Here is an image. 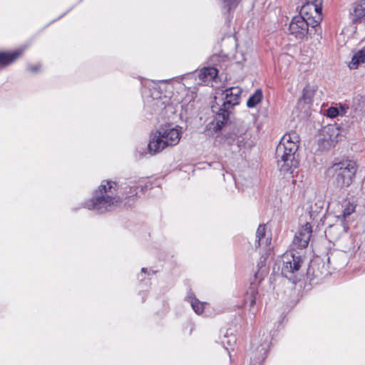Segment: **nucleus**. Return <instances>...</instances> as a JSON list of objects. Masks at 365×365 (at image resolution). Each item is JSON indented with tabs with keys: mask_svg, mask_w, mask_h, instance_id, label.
Wrapping results in <instances>:
<instances>
[{
	"mask_svg": "<svg viewBox=\"0 0 365 365\" xmlns=\"http://www.w3.org/2000/svg\"><path fill=\"white\" fill-rule=\"evenodd\" d=\"M240 0H223L228 7V11L234 9L240 2Z\"/></svg>",
	"mask_w": 365,
	"mask_h": 365,
	"instance_id": "b1692460",
	"label": "nucleus"
},
{
	"mask_svg": "<svg viewBox=\"0 0 365 365\" xmlns=\"http://www.w3.org/2000/svg\"><path fill=\"white\" fill-rule=\"evenodd\" d=\"M365 62V51L364 49L358 51L351 58L349 65L351 69H356L359 65Z\"/></svg>",
	"mask_w": 365,
	"mask_h": 365,
	"instance_id": "2eb2a0df",
	"label": "nucleus"
},
{
	"mask_svg": "<svg viewBox=\"0 0 365 365\" xmlns=\"http://www.w3.org/2000/svg\"><path fill=\"white\" fill-rule=\"evenodd\" d=\"M119 186L112 180H103L95 192L93 197L86 202V207L98 213H104L119 206L123 200Z\"/></svg>",
	"mask_w": 365,
	"mask_h": 365,
	"instance_id": "f03ea898",
	"label": "nucleus"
},
{
	"mask_svg": "<svg viewBox=\"0 0 365 365\" xmlns=\"http://www.w3.org/2000/svg\"><path fill=\"white\" fill-rule=\"evenodd\" d=\"M341 111H342L341 115L345 114L346 112H345L344 108L343 106L341 107Z\"/></svg>",
	"mask_w": 365,
	"mask_h": 365,
	"instance_id": "bb28decb",
	"label": "nucleus"
},
{
	"mask_svg": "<svg viewBox=\"0 0 365 365\" xmlns=\"http://www.w3.org/2000/svg\"><path fill=\"white\" fill-rule=\"evenodd\" d=\"M315 91L316 89L314 86L307 85L303 89L301 101H302L306 104L312 103Z\"/></svg>",
	"mask_w": 365,
	"mask_h": 365,
	"instance_id": "dca6fc26",
	"label": "nucleus"
},
{
	"mask_svg": "<svg viewBox=\"0 0 365 365\" xmlns=\"http://www.w3.org/2000/svg\"><path fill=\"white\" fill-rule=\"evenodd\" d=\"M322 3L323 0H299L301 14L314 16V18L317 19L316 22H321L322 21Z\"/></svg>",
	"mask_w": 365,
	"mask_h": 365,
	"instance_id": "6e6552de",
	"label": "nucleus"
},
{
	"mask_svg": "<svg viewBox=\"0 0 365 365\" xmlns=\"http://www.w3.org/2000/svg\"><path fill=\"white\" fill-rule=\"evenodd\" d=\"M352 108L355 112L365 111V96H358L352 101Z\"/></svg>",
	"mask_w": 365,
	"mask_h": 365,
	"instance_id": "a211bd4d",
	"label": "nucleus"
},
{
	"mask_svg": "<svg viewBox=\"0 0 365 365\" xmlns=\"http://www.w3.org/2000/svg\"><path fill=\"white\" fill-rule=\"evenodd\" d=\"M355 205L351 202H347L346 205L342 211V214L337 215L338 220H340L339 227H342L344 232H346L349 229V217L352 213L355 212Z\"/></svg>",
	"mask_w": 365,
	"mask_h": 365,
	"instance_id": "f8f14e48",
	"label": "nucleus"
},
{
	"mask_svg": "<svg viewBox=\"0 0 365 365\" xmlns=\"http://www.w3.org/2000/svg\"><path fill=\"white\" fill-rule=\"evenodd\" d=\"M263 97L262 91L261 89H257L255 92L250 96L247 101L248 108H254L262 101Z\"/></svg>",
	"mask_w": 365,
	"mask_h": 365,
	"instance_id": "f3484780",
	"label": "nucleus"
},
{
	"mask_svg": "<svg viewBox=\"0 0 365 365\" xmlns=\"http://www.w3.org/2000/svg\"><path fill=\"white\" fill-rule=\"evenodd\" d=\"M39 68H40V65H36V66H29V70L31 71V72H33V73H36L39 71Z\"/></svg>",
	"mask_w": 365,
	"mask_h": 365,
	"instance_id": "393cba45",
	"label": "nucleus"
},
{
	"mask_svg": "<svg viewBox=\"0 0 365 365\" xmlns=\"http://www.w3.org/2000/svg\"><path fill=\"white\" fill-rule=\"evenodd\" d=\"M299 136L295 131L286 133L276 148L275 158L279 170L284 174L293 173L299 166Z\"/></svg>",
	"mask_w": 365,
	"mask_h": 365,
	"instance_id": "f257e3e1",
	"label": "nucleus"
},
{
	"mask_svg": "<svg viewBox=\"0 0 365 365\" xmlns=\"http://www.w3.org/2000/svg\"><path fill=\"white\" fill-rule=\"evenodd\" d=\"M317 19L312 15H299L292 18L289 26V34L297 39L302 40L304 38L312 37L317 33L321 22H316Z\"/></svg>",
	"mask_w": 365,
	"mask_h": 365,
	"instance_id": "423d86ee",
	"label": "nucleus"
},
{
	"mask_svg": "<svg viewBox=\"0 0 365 365\" xmlns=\"http://www.w3.org/2000/svg\"><path fill=\"white\" fill-rule=\"evenodd\" d=\"M257 294V291L255 287H250L249 290L247 292V295L245 297L246 303L249 302V306L252 308L256 303V296Z\"/></svg>",
	"mask_w": 365,
	"mask_h": 365,
	"instance_id": "aec40b11",
	"label": "nucleus"
},
{
	"mask_svg": "<svg viewBox=\"0 0 365 365\" xmlns=\"http://www.w3.org/2000/svg\"><path fill=\"white\" fill-rule=\"evenodd\" d=\"M356 170V164L352 160L335 163L330 168L336 185L340 188L349 187L352 183Z\"/></svg>",
	"mask_w": 365,
	"mask_h": 365,
	"instance_id": "0eeeda50",
	"label": "nucleus"
},
{
	"mask_svg": "<svg viewBox=\"0 0 365 365\" xmlns=\"http://www.w3.org/2000/svg\"><path fill=\"white\" fill-rule=\"evenodd\" d=\"M350 16L353 23L365 24V0H359L352 4Z\"/></svg>",
	"mask_w": 365,
	"mask_h": 365,
	"instance_id": "9d476101",
	"label": "nucleus"
},
{
	"mask_svg": "<svg viewBox=\"0 0 365 365\" xmlns=\"http://www.w3.org/2000/svg\"><path fill=\"white\" fill-rule=\"evenodd\" d=\"M305 260L303 250L292 248L282 256L281 274L293 284L298 280L299 270Z\"/></svg>",
	"mask_w": 365,
	"mask_h": 365,
	"instance_id": "39448f33",
	"label": "nucleus"
},
{
	"mask_svg": "<svg viewBox=\"0 0 365 365\" xmlns=\"http://www.w3.org/2000/svg\"><path fill=\"white\" fill-rule=\"evenodd\" d=\"M337 228V225H331L330 226L326 231L325 233L328 235L332 234V232Z\"/></svg>",
	"mask_w": 365,
	"mask_h": 365,
	"instance_id": "a878e982",
	"label": "nucleus"
},
{
	"mask_svg": "<svg viewBox=\"0 0 365 365\" xmlns=\"http://www.w3.org/2000/svg\"><path fill=\"white\" fill-rule=\"evenodd\" d=\"M271 244V237L266 235V227L264 225H259L256 232L255 247L267 248Z\"/></svg>",
	"mask_w": 365,
	"mask_h": 365,
	"instance_id": "9b49d317",
	"label": "nucleus"
},
{
	"mask_svg": "<svg viewBox=\"0 0 365 365\" xmlns=\"http://www.w3.org/2000/svg\"><path fill=\"white\" fill-rule=\"evenodd\" d=\"M327 115L329 118H336L339 115V111L336 107H330L327 110Z\"/></svg>",
	"mask_w": 365,
	"mask_h": 365,
	"instance_id": "5701e85b",
	"label": "nucleus"
},
{
	"mask_svg": "<svg viewBox=\"0 0 365 365\" xmlns=\"http://www.w3.org/2000/svg\"><path fill=\"white\" fill-rule=\"evenodd\" d=\"M21 55L19 51L14 52H1L0 53V66H8L16 61Z\"/></svg>",
	"mask_w": 365,
	"mask_h": 365,
	"instance_id": "4468645a",
	"label": "nucleus"
},
{
	"mask_svg": "<svg viewBox=\"0 0 365 365\" xmlns=\"http://www.w3.org/2000/svg\"><path fill=\"white\" fill-rule=\"evenodd\" d=\"M125 185H127V186L129 188V190L128 191L127 187H123V189L125 190V198L131 197L137 195L138 190L139 187L138 185H136V182L135 181L130 180L128 183H125Z\"/></svg>",
	"mask_w": 365,
	"mask_h": 365,
	"instance_id": "6ab92c4d",
	"label": "nucleus"
},
{
	"mask_svg": "<svg viewBox=\"0 0 365 365\" xmlns=\"http://www.w3.org/2000/svg\"><path fill=\"white\" fill-rule=\"evenodd\" d=\"M333 257V256H331V257H328V262H330V260H331V257Z\"/></svg>",
	"mask_w": 365,
	"mask_h": 365,
	"instance_id": "c756f323",
	"label": "nucleus"
},
{
	"mask_svg": "<svg viewBox=\"0 0 365 365\" xmlns=\"http://www.w3.org/2000/svg\"><path fill=\"white\" fill-rule=\"evenodd\" d=\"M241 93L240 88L237 86L231 87L224 91L222 93L224 97L220 100L221 104L217 101V98H215V101L211 106V108L212 112L215 113L216 130H221L223 125L228 122L230 114L234 106L240 103Z\"/></svg>",
	"mask_w": 365,
	"mask_h": 365,
	"instance_id": "7ed1b4c3",
	"label": "nucleus"
},
{
	"mask_svg": "<svg viewBox=\"0 0 365 365\" xmlns=\"http://www.w3.org/2000/svg\"><path fill=\"white\" fill-rule=\"evenodd\" d=\"M255 343L254 341H252V345L254 346Z\"/></svg>",
	"mask_w": 365,
	"mask_h": 365,
	"instance_id": "7c9ffc66",
	"label": "nucleus"
},
{
	"mask_svg": "<svg viewBox=\"0 0 365 365\" xmlns=\"http://www.w3.org/2000/svg\"><path fill=\"white\" fill-rule=\"evenodd\" d=\"M312 229L309 222L302 226L296 233L292 244L293 246L300 250L307 247L312 236Z\"/></svg>",
	"mask_w": 365,
	"mask_h": 365,
	"instance_id": "1a4fd4ad",
	"label": "nucleus"
},
{
	"mask_svg": "<svg viewBox=\"0 0 365 365\" xmlns=\"http://www.w3.org/2000/svg\"><path fill=\"white\" fill-rule=\"evenodd\" d=\"M181 138V131L176 128L161 127L150 135L148 148L150 154L160 153L167 147L176 145Z\"/></svg>",
	"mask_w": 365,
	"mask_h": 365,
	"instance_id": "20e7f679",
	"label": "nucleus"
},
{
	"mask_svg": "<svg viewBox=\"0 0 365 365\" xmlns=\"http://www.w3.org/2000/svg\"><path fill=\"white\" fill-rule=\"evenodd\" d=\"M261 346H262V348L261 349V351H264L266 349V347L263 346V345H261Z\"/></svg>",
	"mask_w": 365,
	"mask_h": 365,
	"instance_id": "c85d7f7f",
	"label": "nucleus"
},
{
	"mask_svg": "<svg viewBox=\"0 0 365 365\" xmlns=\"http://www.w3.org/2000/svg\"><path fill=\"white\" fill-rule=\"evenodd\" d=\"M190 304L192 307V309L197 314L202 313L205 306L206 305V303L201 302L197 299L195 298H192L190 299Z\"/></svg>",
	"mask_w": 365,
	"mask_h": 365,
	"instance_id": "412c9836",
	"label": "nucleus"
},
{
	"mask_svg": "<svg viewBox=\"0 0 365 365\" xmlns=\"http://www.w3.org/2000/svg\"><path fill=\"white\" fill-rule=\"evenodd\" d=\"M146 271H147V269H146V268H144V267H143V268H142V269H141V272H145Z\"/></svg>",
	"mask_w": 365,
	"mask_h": 365,
	"instance_id": "cd10ccee",
	"label": "nucleus"
},
{
	"mask_svg": "<svg viewBox=\"0 0 365 365\" xmlns=\"http://www.w3.org/2000/svg\"><path fill=\"white\" fill-rule=\"evenodd\" d=\"M218 74V71L214 67H205L200 70L198 78L202 83L206 84L210 83Z\"/></svg>",
	"mask_w": 365,
	"mask_h": 365,
	"instance_id": "ddd939ff",
	"label": "nucleus"
},
{
	"mask_svg": "<svg viewBox=\"0 0 365 365\" xmlns=\"http://www.w3.org/2000/svg\"><path fill=\"white\" fill-rule=\"evenodd\" d=\"M223 346L230 353V349H233V346L236 343V337L234 335H231L229 336H225L224 339L222 341Z\"/></svg>",
	"mask_w": 365,
	"mask_h": 365,
	"instance_id": "4be33fe9",
	"label": "nucleus"
}]
</instances>
